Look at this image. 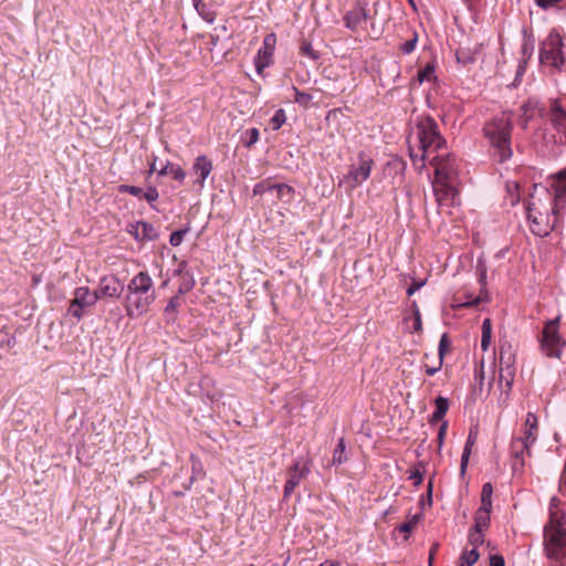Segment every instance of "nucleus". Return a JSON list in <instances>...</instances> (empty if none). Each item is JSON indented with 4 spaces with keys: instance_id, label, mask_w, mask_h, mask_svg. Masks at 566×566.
Wrapping results in <instances>:
<instances>
[{
    "instance_id": "f257e3e1",
    "label": "nucleus",
    "mask_w": 566,
    "mask_h": 566,
    "mask_svg": "<svg viewBox=\"0 0 566 566\" xmlns=\"http://www.w3.org/2000/svg\"><path fill=\"white\" fill-rule=\"evenodd\" d=\"M512 130L513 114L511 112H502L495 115L483 127L484 136L490 143L491 155L497 163H505L513 155L511 147Z\"/></svg>"
},
{
    "instance_id": "f03ea898",
    "label": "nucleus",
    "mask_w": 566,
    "mask_h": 566,
    "mask_svg": "<svg viewBox=\"0 0 566 566\" xmlns=\"http://www.w3.org/2000/svg\"><path fill=\"white\" fill-rule=\"evenodd\" d=\"M156 300L154 281L147 272L137 273L127 284L124 307L129 318L146 314Z\"/></svg>"
},
{
    "instance_id": "7ed1b4c3",
    "label": "nucleus",
    "mask_w": 566,
    "mask_h": 566,
    "mask_svg": "<svg viewBox=\"0 0 566 566\" xmlns=\"http://www.w3.org/2000/svg\"><path fill=\"white\" fill-rule=\"evenodd\" d=\"M416 134L421 154L419 156L410 150V157L415 165L417 161H424L440 150H446L447 140L441 135L438 123L431 116H423L418 119Z\"/></svg>"
},
{
    "instance_id": "20e7f679",
    "label": "nucleus",
    "mask_w": 566,
    "mask_h": 566,
    "mask_svg": "<svg viewBox=\"0 0 566 566\" xmlns=\"http://www.w3.org/2000/svg\"><path fill=\"white\" fill-rule=\"evenodd\" d=\"M538 437V418L534 412H527L523 434L514 437L510 444L512 470L514 473L523 472L526 457H531V447Z\"/></svg>"
},
{
    "instance_id": "39448f33",
    "label": "nucleus",
    "mask_w": 566,
    "mask_h": 566,
    "mask_svg": "<svg viewBox=\"0 0 566 566\" xmlns=\"http://www.w3.org/2000/svg\"><path fill=\"white\" fill-rule=\"evenodd\" d=\"M527 219L531 231L537 237L547 235L557 224L560 216L553 214L551 207L547 208L539 199L532 197L527 207Z\"/></svg>"
},
{
    "instance_id": "423d86ee",
    "label": "nucleus",
    "mask_w": 566,
    "mask_h": 566,
    "mask_svg": "<svg viewBox=\"0 0 566 566\" xmlns=\"http://www.w3.org/2000/svg\"><path fill=\"white\" fill-rule=\"evenodd\" d=\"M544 552L548 559L566 566V530L560 524L551 521L544 527Z\"/></svg>"
},
{
    "instance_id": "0eeeda50",
    "label": "nucleus",
    "mask_w": 566,
    "mask_h": 566,
    "mask_svg": "<svg viewBox=\"0 0 566 566\" xmlns=\"http://www.w3.org/2000/svg\"><path fill=\"white\" fill-rule=\"evenodd\" d=\"M559 317L548 321L543 331L539 338V348L542 353L549 358L562 357L563 347L566 345V342L563 340L559 334Z\"/></svg>"
},
{
    "instance_id": "6e6552de",
    "label": "nucleus",
    "mask_w": 566,
    "mask_h": 566,
    "mask_svg": "<svg viewBox=\"0 0 566 566\" xmlns=\"http://www.w3.org/2000/svg\"><path fill=\"white\" fill-rule=\"evenodd\" d=\"M563 39L560 34L553 30L542 44L539 52L541 63L559 69L564 64Z\"/></svg>"
},
{
    "instance_id": "1a4fd4ad",
    "label": "nucleus",
    "mask_w": 566,
    "mask_h": 566,
    "mask_svg": "<svg viewBox=\"0 0 566 566\" xmlns=\"http://www.w3.org/2000/svg\"><path fill=\"white\" fill-rule=\"evenodd\" d=\"M373 166V158L365 151H359L357 164L350 165L344 180L349 184L350 189H355L369 178Z\"/></svg>"
},
{
    "instance_id": "9d476101",
    "label": "nucleus",
    "mask_w": 566,
    "mask_h": 566,
    "mask_svg": "<svg viewBox=\"0 0 566 566\" xmlns=\"http://www.w3.org/2000/svg\"><path fill=\"white\" fill-rule=\"evenodd\" d=\"M552 191L551 211L560 216L566 207V167L549 177Z\"/></svg>"
},
{
    "instance_id": "9b49d317",
    "label": "nucleus",
    "mask_w": 566,
    "mask_h": 566,
    "mask_svg": "<svg viewBox=\"0 0 566 566\" xmlns=\"http://www.w3.org/2000/svg\"><path fill=\"white\" fill-rule=\"evenodd\" d=\"M426 160H429L430 165L436 169L434 180H453L457 172L455 158L447 148Z\"/></svg>"
},
{
    "instance_id": "f8f14e48",
    "label": "nucleus",
    "mask_w": 566,
    "mask_h": 566,
    "mask_svg": "<svg viewBox=\"0 0 566 566\" xmlns=\"http://www.w3.org/2000/svg\"><path fill=\"white\" fill-rule=\"evenodd\" d=\"M312 461L310 459H297L293 465L287 469L286 482L283 490V499H289L294 492L295 488L306 479L311 472Z\"/></svg>"
},
{
    "instance_id": "ddd939ff",
    "label": "nucleus",
    "mask_w": 566,
    "mask_h": 566,
    "mask_svg": "<svg viewBox=\"0 0 566 566\" xmlns=\"http://www.w3.org/2000/svg\"><path fill=\"white\" fill-rule=\"evenodd\" d=\"M74 297L70 303L67 312L70 315L80 321L84 314L85 310L94 306L98 298L95 292H91L87 286H80L74 290Z\"/></svg>"
},
{
    "instance_id": "4468645a",
    "label": "nucleus",
    "mask_w": 566,
    "mask_h": 566,
    "mask_svg": "<svg viewBox=\"0 0 566 566\" xmlns=\"http://www.w3.org/2000/svg\"><path fill=\"white\" fill-rule=\"evenodd\" d=\"M98 300L101 298H119L124 292V284L115 275H106L101 277L98 286L94 290Z\"/></svg>"
},
{
    "instance_id": "2eb2a0df",
    "label": "nucleus",
    "mask_w": 566,
    "mask_h": 566,
    "mask_svg": "<svg viewBox=\"0 0 566 566\" xmlns=\"http://www.w3.org/2000/svg\"><path fill=\"white\" fill-rule=\"evenodd\" d=\"M276 44V35L274 33L266 34L263 44L259 49L254 64L258 73L273 63V53Z\"/></svg>"
},
{
    "instance_id": "dca6fc26",
    "label": "nucleus",
    "mask_w": 566,
    "mask_h": 566,
    "mask_svg": "<svg viewBox=\"0 0 566 566\" xmlns=\"http://www.w3.org/2000/svg\"><path fill=\"white\" fill-rule=\"evenodd\" d=\"M369 11L366 4L357 2V4L344 15L345 27L353 32H357L367 23Z\"/></svg>"
},
{
    "instance_id": "f3484780",
    "label": "nucleus",
    "mask_w": 566,
    "mask_h": 566,
    "mask_svg": "<svg viewBox=\"0 0 566 566\" xmlns=\"http://www.w3.org/2000/svg\"><path fill=\"white\" fill-rule=\"evenodd\" d=\"M213 169V164L210 158L206 155L198 156L191 167L192 174L197 176L193 185L202 188L205 186L206 179L209 177Z\"/></svg>"
},
{
    "instance_id": "a211bd4d",
    "label": "nucleus",
    "mask_w": 566,
    "mask_h": 566,
    "mask_svg": "<svg viewBox=\"0 0 566 566\" xmlns=\"http://www.w3.org/2000/svg\"><path fill=\"white\" fill-rule=\"evenodd\" d=\"M127 232L137 241H151L157 239L158 233L155 227L146 221H137L127 226Z\"/></svg>"
},
{
    "instance_id": "6ab92c4d",
    "label": "nucleus",
    "mask_w": 566,
    "mask_h": 566,
    "mask_svg": "<svg viewBox=\"0 0 566 566\" xmlns=\"http://www.w3.org/2000/svg\"><path fill=\"white\" fill-rule=\"evenodd\" d=\"M433 191L439 206H442L448 200H454L458 193L452 180H434Z\"/></svg>"
},
{
    "instance_id": "aec40b11",
    "label": "nucleus",
    "mask_w": 566,
    "mask_h": 566,
    "mask_svg": "<svg viewBox=\"0 0 566 566\" xmlns=\"http://www.w3.org/2000/svg\"><path fill=\"white\" fill-rule=\"evenodd\" d=\"M551 122L560 135V138L564 137L566 139V112L557 99L551 103Z\"/></svg>"
},
{
    "instance_id": "412c9836",
    "label": "nucleus",
    "mask_w": 566,
    "mask_h": 566,
    "mask_svg": "<svg viewBox=\"0 0 566 566\" xmlns=\"http://www.w3.org/2000/svg\"><path fill=\"white\" fill-rule=\"evenodd\" d=\"M515 367V353L509 343L499 347V368Z\"/></svg>"
},
{
    "instance_id": "4be33fe9",
    "label": "nucleus",
    "mask_w": 566,
    "mask_h": 566,
    "mask_svg": "<svg viewBox=\"0 0 566 566\" xmlns=\"http://www.w3.org/2000/svg\"><path fill=\"white\" fill-rule=\"evenodd\" d=\"M491 511L492 507L480 506L475 512L474 525L472 527L476 528V531H486L491 522Z\"/></svg>"
},
{
    "instance_id": "5701e85b",
    "label": "nucleus",
    "mask_w": 566,
    "mask_h": 566,
    "mask_svg": "<svg viewBox=\"0 0 566 566\" xmlns=\"http://www.w3.org/2000/svg\"><path fill=\"white\" fill-rule=\"evenodd\" d=\"M436 410L429 419V423L441 422L449 410V400L442 396H438L434 400Z\"/></svg>"
},
{
    "instance_id": "b1692460",
    "label": "nucleus",
    "mask_w": 566,
    "mask_h": 566,
    "mask_svg": "<svg viewBox=\"0 0 566 566\" xmlns=\"http://www.w3.org/2000/svg\"><path fill=\"white\" fill-rule=\"evenodd\" d=\"M475 441H476V432H474L471 429L469 432V436L467 438L465 446H464V449H463V452L461 455V463H460L461 474L465 473V470H467V467L469 463V458L471 455V450H472V447L474 446Z\"/></svg>"
},
{
    "instance_id": "393cba45",
    "label": "nucleus",
    "mask_w": 566,
    "mask_h": 566,
    "mask_svg": "<svg viewBox=\"0 0 566 566\" xmlns=\"http://www.w3.org/2000/svg\"><path fill=\"white\" fill-rule=\"evenodd\" d=\"M159 176L171 175L172 178L179 182H182L186 177L185 170L179 166L167 161V164L158 170Z\"/></svg>"
},
{
    "instance_id": "a878e982",
    "label": "nucleus",
    "mask_w": 566,
    "mask_h": 566,
    "mask_svg": "<svg viewBox=\"0 0 566 566\" xmlns=\"http://www.w3.org/2000/svg\"><path fill=\"white\" fill-rule=\"evenodd\" d=\"M180 305H181V298L179 295H175L168 301V303L164 310V315L166 317L167 323L176 322L177 311Z\"/></svg>"
},
{
    "instance_id": "bb28decb",
    "label": "nucleus",
    "mask_w": 566,
    "mask_h": 566,
    "mask_svg": "<svg viewBox=\"0 0 566 566\" xmlns=\"http://www.w3.org/2000/svg\"><path fill=\"white\" fill-rule=\"evenodd\" d=\"M455 57L459 64L467 66L476 61V52L469 48L461 46L455 51Z\"/></svg>"
},
{
    "instance_id": "cd10ccee",
    "label": "nucleus",
    "mask_w": 566,
    "mask_h": 566,
    "mask_svg": "<svg viewBox=\"0 0 566 566\" xmlns=\"http://www.w3.org/2000/svg\"><path fill=\"white\" fill-rule=\"evenodd\" d=\"M492 338V322L490 318H484L482 323L481 349L486 352L491 345Z\"/></svg>"
},
{
    "instance_id": "c85d7f7f",
    "label": "nucleus",
    "mask_w": 566,
    "mask_h": 566,
    "mask_svg": "<svg viewBox=\"0 0 566 566\" xmlns=\"http://www.w3.org/2000/svg\"><path fill=\"white\" fill-rule=\"evenodd\" d=\"M424 463L419 461L408 471V480H411L415 486H419L423 481Z\"/></svg>"
},
{
    "instance_id": "c756f323",
    "label": "nucleus",
    "mask_w": 566,
    "mask_h": 566,
    "mask_svg": "<svg viewBox=\"0 0 566 566\" xmlns=\"http://www.w3.org/2000/svg\"><path fill=\"white\" fill-rule=\"evenodd\" d=\"M515 377V367L499 368V380L505 384L506 390H511Z\"/></svg>"
},
{
    "instance_id": "7c9ffc66",
    "label": "nucleus",
    "mask_w": 566,
    "mask_h": 566,
    "mask_svg": "<svg viewBox=\"0 0 566 566\" xmlns=\"http://www.w3.org/2000/svg\"><path fill=\"white\" fill-rule=\"evenodd\" d=\"M345 439L342 437L338 439V443L333 452V464H342L347 461Z\"/></svg>"
},
{
    "instance_id": "2f4dec72",
    "label": "nucleus",
    "mask_w": 566,
    "mask_h": 566,
    "mask_svg": "<svg viewBox=\"0 0 566 566\" xmlns=\"http://www.w3.org/2000/svg\"><path fill=\"white\" fill-rule=\"evenodd\" d=\"M292 90L294 92V102L300 106L307 108L312 103L313 96L308 93L300 91L296 86H293Z\"/></svg>"
},
{
    "instance_id": "473e14b6",
    "label": "nucleus",
    "mask_w": 566,
    "mask_h": 566,
    "mask_svg": "<svg viewBox=\"0 0 566 566\" xmlns=\"http://www.w3.org/2000/svg\"><path fill=\"white\" fill-rule=\"evenodd\" d=\"M480 557L478 549L471 548L470 551H464L460 556V565L463 566H472L474 565Z\"/></svg>"
},
{
    "instance_id": "72a5a7b5",
    "label": "nucleus",
    "mask_w": 566,
    "mask_h": 566,
    "mask_svg": "<svg viewBox=\"0 0 566 566\" xmlns=\"http://www.w3.org/2000/svg\"><path fill=\"white\" fill-rule=\"evenodd\" d=\"M484 532L476 528L471 527L468 535V541L470 545H472V548L478 549L480 545L484 543Z\"/></svg>"
},
{
    "instance_id": "f704fd0d",
    "label": "nucleus",
    "mask_w": 566,
    "mask_h": 566,
    "mask_svg": "<svg viewBox=\"0 0 566 566\" xmlns=\"http://www.w3.org/2000/svg\"><path fill=\"white\" fill-rule=\"evenodd\" d=\"M195 8L205 21H207L208 23H212L214 21L216 13L210 11L203 2H201L200 0L196 1Z\"/></svg>"
},
{
    "instance_id": "c9c22d12",
    "label": "nucleus",
    "mask_w": 566,
    "mask_h": 566,
    "mask_svg": "<svg viewBox=\"0 0 566 566\" xmlns=\"http://www.w3.org/2000/svg\"><path fill=\"white\" fill-rule=\"evenodd\" d=\"M300 53L303 56H306L313 61H317L319 59V53L315 51L312 46V43L307 40H303L300 46Z\"/></svg>"
},
{
    "instance_id": "e433bc0d",
    "label": "nucleus",
    "mask_w": 566,
    "mask_h": 566,
    "mask_svg": "<svg viewBox=\"0 0 566 566\" xmlns=\"http://www.w3.org/2000/svg\"><path fill=\"white\" fill-rule=\"evenodd\" d=\"M493 486L490 482L484 483L481 491V506L492 507Z\"/></svg>"
},
{
    "instance_id": "4c0bfd02",
    "label": "nucleus",
    "mask_w": 566,
    "mask_h": 566,
    "mask_svg": "<svg viewBox=\"0 0 566 566\" xmlns=\"http://www.w3.org/2000/svg\"><path fill=\"white\" fill-rule=\"evenodd\" d=\"M259 129L253 127L250 129H247L242 135V142L247 147L253 146L259 140Z\"/></svg>"
},
{
    "instance_id": "58836bf2",
    "label": "nucleus",
    "mask_w": 566,
    "mask_h": 566,
    "mask_svg": "<svg viewBox=\"0 0 566 566\" xmlns=\"http://www.w3.org/2000/svg\"><path fill=\"white\" fill-rule=\"evenodd\" d=\"M274 190V184L271 181V179H264L253 187V195L254 196H261L268 191Z\"/></svg>"
},
{
    "instance_id": "ea45409f",
    "label": "nucleus",
    "mask_w": 566,
    "mask_h": 566,
    "mask_svg": "<svg viewBox=\"0 0 566 566\" xmlns=\"http://www.w3.org/2000/svg\"><path fill=\"white\" fill-rule=\"evenodd\" d=\"M190 231V227L187 226L186 228L184 229H180V230H177V231H174L171 234H170V238H169V243L172 245V247H179L182 241H184V238L185 235Z\"/></svg>"
},
{
    "instance_id": "a19ab883",
    "label": "nucleus",
    "mask_w": 566,
    "mask_h": 566,
    "mask_svg": "<svg viewBox=\"0 0 566 566\" xmlns=\"http://www.w3.org/2000/svg\"><path fill=\"white\" fill-rule=\"evenodd\" d=\"M450 340L448 337V334H443L439 340V347H438V359L440 360V366L443 365L444 356L449 349Z\"/></svg>"
},
{
    "instance_id": "79ce46f5",
    "label": "nucleus",
    "mask_w": 566,
    "mask_h": 566,
    "mask_svg": "<svg viewBox=\"0 0 566 566\" xmlns=\"http://www.w3.org/2000/svg\"><path fill=\"white\" fill-rule=\"evenodd\" d=\"M285 120H286L285 112L282 108L277 109L275 112V114L273 115V117L271 118L272 128L274 130L280 129L282 127V125L285 123Z\"/></svg>"
},
{
    "instance_id": "37998d69",
    "label": "nucleus",
    "mask_w": 566,
    "mask_h": 566,
    "mask_svg": "<svg viewBox=\"0 0 566 566\" xmlns=\"http://www.w3.org/2000/svg\"><path fill=\"white\" fill-rule=\"evenodd\" d=\"M412 312H413V325L412 329L415 333H420L422 331V321L419 307L416 302H412Z\"/></svg>"
},
{
    "instance_id": "c03bdc74",
    "label": "nucleus",
    "mask_w": 566,
    "mask_h": 566,
    "mask_svg": "<svg viewBox=\"0 0 566 566\" xmlns=\"http://www.w3.org/2000/svg\"><path fill=\"white\" fill-rule=\"evenodd\" d=\"M417 42H418V34L416 32H413V35L411 39L407 40L406 42H403L401 45H400V51L403 53V54H410L415 51L416 49V45H417Z\"/></svg>"
},
{
    "instance_id": "a18cd8bd",
    "label": "nucleus",
    "mask_w": 566,
    "mask_h": 566,
    "mask_svg": "<svg viewBox=\"0 0 566 566\" xmlns=\"http://www.w3.org/2000/svg\"><path fill=\"white\" fill-rule=\"evenodd\" d=\"M118 190L122 193H129L137 198H142L143 193H144V190L140 187L130 186V185H120Z\"/></svg>"
},
{
    "instance_id": "49530a36",
    "label": "nucleus",
    "mask_w": 566,
    "mask_h": 566,
    "mask_svg": "<svg viewBox=\"0 0 566 566\" xmlns=\"http://www.w3.org/2000/svg\"><path fill=\"white\" fill-rule=\"evenodd\" d=\"M419 518H420V515H413L409 521L402 523L398 530L399 532L401 533H406V534H409L412 532V530L416 527V525L418 524L419 522Z\"/></svg>"
},
{
    "instance_id": "de8ad7c7",
    "label": "nucleus",
    "mask_w": 566,
    "mask_h": 566,
    "mask_svg": "<svg viewBox=\"0 0 566 566\" xmlns=\"http://www.w3.org/2000/svg\"><path fill=\"white\" fill-rule=\"evenodd\" d=\"M277 199H283L286 195H292L293 188L286 184H274Z\"/></svg>"
},
{
    "instance_id": "09e8293b",
    "label": "nucleus",
    "mask_w": 566,
    "mask_h": 566,
    "mask_svg": "<svg viewBox=\"0 0 566 566\" xmlns=\"http://www.w3.org/2000/svg\"><path fill=\"white\" fill-rule=\"evenodd\" d=\"M434 67L431 65H427L424 69L420 70L418 72V80L420 83H423L424 81H430L433 76Z\"/></svg>"
},
{
    "instance_id": "8fccbe9b",
    "label": "nucleus",
    "mask_w": 566,
    "mask_h": 566,
    "mask_svg": "<svg viewBox=\"0 0 566 566\" xmlns=\"http://www.w3.org/2000/svg\"><path fill=\"white\" fill-rule=\"evenodd\" d=\"M148 203H153L158 200L159 192L155 187H148L146 191H144L143 197Z\"/></svg>"
},
{
    "instance_id": "3c124183",
    "label": "nucleus",
    "mask_w": 566,
    "mask_h": 566,
    "mask_svg": "<svg viewBox=\"0 0 566 566\" xmlns=\"http://www.w3.org/2000/svg\"><path fill=\"white\" fill-rule=\"evenodd\" d=\"M195 286V281L192 277H189L188 280H184V282L179 285L178 293L185 294L189 292Z\"/></svg>"
},
{
    "instance_id": "603ef678",
    "label": "nucleus",
    "mask_w": 566,
    "mask_h": 566,
    "mask_svg": "<svg viewBox=\"0 0 566 566\" xmlns=\"http://www.w3.org/2000/svg\"><path fill=\"white\" fill-rule=\"evenodd\" d=\"M447 429H448V422L447 421H442V423L440 424V428H439V431H438V444H439V448H441L442 443H443V440H444V437H446V433H447Z\"/></svg>"
},
{
    "instance_id": "864d4df0",
    "label": "nucleus",
    "mask_w": 566,
    "mask_h": 566,
    "mask_svg": "<svg viewBox=\"0 0 566 566\" xmlns=\"http://www.w3.org/2000/svg\"><path fill=\"white\" fill-rule=\"evenodd\" d=\"M489 566H505V559L499 554L491 555Z\"/></svg>"
},
{
    "instance_id": "5fc2aeb1",
    "label": "nucleus",
    "mask_w": 566,
    "mask_h": 566,
    "mask_svg": "<svg viewBox=\"0 0 566 566\" xmlns=\"http://www.w3.org/2000/svg\"><path fill=\"white\" fill-rule=\"evenodd\" d=\"M426 284V281H413L409 287L407 289V294L411 296L418 290H420Z\"/></svg>"
},
{
    "instance_id": "6e6d98bb",
    "label": "nucleus",
    "mask_w": 566,
    "mask_h": 566,
    "mask_svg": "<svg viewBox=\"0 0 566 566\" xmlns=\"http://www.w3.org/2000/svg\"><path fill=\"white\" fill-rule=\"evenodd\" d=\"M562 0H536V4L542 9H548L558 4Z\"/></svg>"
},
{
    "instance_id": "4d7b16f0",
    "label": "nucleus",
    "mask_w": 566,
    "mask_h": 566,
    "mask_svg": "<svg viewBox=\"0 0 566 566\" xmlns=\"http://www.w3.org/2000/svg\"><path fill=\"white\" fill-rule=\"evenodd\" d=\"M441 367L442 366H440V360L438 359L437 366L431 367V366L426 365L424 370H426L427 375L433 376L436 373H438L441 369Z\"/></svg>"
},
{
    "instance_id": "13d9d810",
    "label": "nucleus",
    "mask_w": 566,
    "mask_h": 566,
    "mask_svg": "<svg viewBox=\"0 0 566 566\" xmlns=\"http://www.w3.org/2000/svg\"><path fill=\"white\" fill-rule=\"evenodd\" d=\"M438 549H439V544L434 543L431 546L430 552H429V566H431V563H432V559H433V555L438 552Z\"/></svg>"
},
{
    "instance_id": "bf43d9fd",
    "label": "nucleus",
    "mask_w": 566,
    "mask_h": 566,
    "mask_svg": "<svg viewBox=\"0 0 566 566\" xmlns=\"http://www.w3.org/2000/svg\"><path fill=\"white\" fill-rule=\"evenodd\" d=\"M318 566H340V563L338 560L326 559L323 563H321Z\"/></svg>"
},
{
    "instance_id": "052dcab7",
    "label": "nucleus",
    "mask_w": 566,
    "mask_h": 566,
    "mask_svg": "<svg viewBox=\"0 0 566 566\" xmlns=\"http://www.w3.org/2000/svg\"><path fill=\"white\" fill-rule=\"evenodd\" d=\"M480 302V298H475L474 301H468L463 304V306L471 307L478 305Z\"/></svg>"
},
{
    "instance_id": "680f3d73",
    "label": "nucleus",
    "mask_w": 566,
    "mask_h": 566,
    "mask_svg": "<svg viewBox=\"0 0 566 566\" xmlns=\"http://www.w3.org/2000/svg\"><path fill=\"white\" fill-rule=\"evenodd\" d=\"M6 343L8 347H11L15 343V340L14 338H8Z\"/></svg>"
},
{
    "instance_id": "e2e57ef3",
    "label": "nucleus",
    "mask_w": 566,
    "mask_h": 566,
    "mask_svg": "<svg viewBox=\"0 0 566 566\" xmlns=\"http://www.w3.org/2000/svg\"><path fill=\"white\" fill-rule=\"evenodd\" d=\"M32 281H33V284H38V283L40 282V277H39V276H36V275H34V276L32 277Z\"/></svg>"
},
{
    "instance_id": "0e129e2a",
    "label": "nucleus",
    "mask_w": 566,
    "mask_h": 566,
    "mask_svg": "<svg viewBox=\"0 0 566 566\" xmlns=\"http://www.w3.org/2000/svg\"><path fill=\"white\" fill-rule=\"evenodd\" d=\"M156 170L155 163L150 165L149 174L154 172Z\"/></svg>"
},
{
    "instance_id": "69168bd1",
    "label": "nucleus",
    "mask_w": 566,
    "mask_h": 566,
    "mask_svg": "<svg viewBox=\"0 0 566 566\" xmlns=\"http://www.w3.org/2000/svg\"><path fill=\"white\" fill-rule=\"evenodd\" d=\"M431 489H432V485H431V482L429 483V489H428V493L429 495L431 494Z\"/></svg>"
},
{
    "instance_id": "338daca9",
    "label": "nucleus",
    "mask_w": 566,
    "mask_h": 566,
    "mask_svg": "<svg viewBox=\"0 0 566 566\" xmlns=\"http://www.w3.org/2000/svg\"><path fill=\"white\" fill-rule=\"evenodd\" d=\"M518 201V198L512 199V205H515Z\"/></svg>"
},
{
    "instance_id": "774afa93",
    "label": "nucleus",
    "mask_w": 566,
    "mask_h": 566,
    "mask_svg": "<svg viewBox=\"0 0 566 566\" xmlns=\"http://www.w3.org/2000/svg\"><path fill=\"white\" fill-rule=\"evenodd\" d=\"M250 566H255L254 564H251Z\"/></svg>"
}]
</instances>
